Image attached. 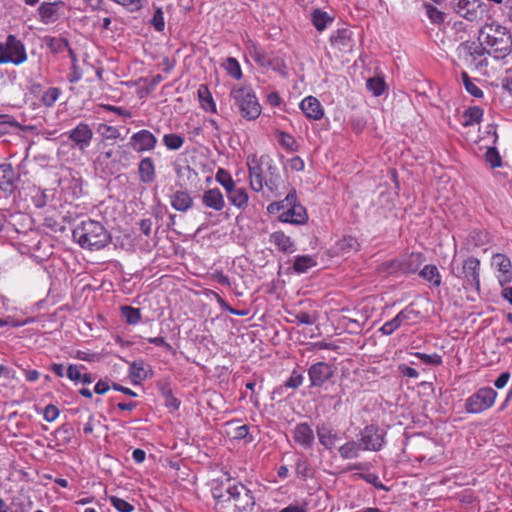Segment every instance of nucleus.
Returning <instances> with one entry per match:
<instances>
[{
    "label": "nucleus",
    "instance_id": "1",
    "mask_svg": "<svg viewBox=\"0 0 512 512\" xmlns=\"http://www.w3.org/2000/svg\"><path fill=\"white\" fill-rule=\"evenodd\" d=\"M212 495L217 512H251L255 504L251 491L230 478L215 482Z\"/></svg>",
    "mask_w": 512,
    "mask_h": 512
},
{
    "label": "nucleus",
    "instance_id": "2",
    "mask_svg": "<svg viewBox=\"0 0 512 512\" xmlns=\"http://www.w3.org/2000/svg\"><path fill=\"white\" fill-rule=\"evenodd\" d=\"M479 40L495 59H512V35L506 27L496 22L486 24L479 31Z\"/></svg>",
    "mask_w": 512,
    "mask_h": 512
},
{
    "label": "nucleus",
    "instance_id": "3",
    "mask_svg": "<svg viewBox=\"0 0 512 512\" xmlns=\"http://www.w3.org/2000/svg\"><path fill=\"white\" fill-rule=\"evenodd\" d=\"M73 240L83 249L97 251L109 244L111 236L98 221L88 219L72 230Z\"/></svg>",
    "mask_w": 512,
    "mask_h": 512
},
{
    "label": "nucleus",
    "instance_id": "4",
    "mask_svg": "<svg viewBox=\"0 0 512 512\" xmlns=\"http://www.w3.org/2000/svg\"><path fill=\"white\" fill-rule=\"evenodd\" d=\"M458 56L463 63L480 74H486L488 66V59L486 57L487 51L483 43L475 41L462 42L457 48Z\"/></svg>",
    "mask_w": 512,
    "mask_h": 512
},
{
    "label": "nucleus",
    "instance_id": "5",
    "mask_svg": "<svg viewBox=\"0 0 512 512\" xmlns=\"http://www.w3.org/2000/svg\"><path fill=\"white\" fill-rule=\"evenodd\" d=\"M247 165L249 170L250 187L255 192H260L264 188L265 169L271 176H274L277 167L273 164L272 159L267 155L258 157L255 154L247 157Z\"/></svg>",
    "mask_w": 512,
    "mask_h": 512
},
{
    "label": "nucleus",
    "instance_id": "6",
    "mask_svg": "<svg viewBox=\"0 0 512 512\" xmlns=\"http://www.w3.org/2000/svg\"><path fill=\"white\" fill-rule=\"evenodd\" d=\"M230 96L239 108L241 116L246 120H255L261 114V105L250 87H234L230 92Z\"/></svg>",
    "mask_w": 512,
    "mask_h": 512
},
{
    "label": "nucleus",
    "instance_id": "7",
    "mask_svg": "<svg viewBox=\"0 0 512 512\" xmlns=\"http://www.w3.org/2000/svg\"><path fill=\"white\" fill-rule=\"evenodd\" d=\"M27 59L26 47L15 35H8L6 40L0 43V64L12 63L18 66Z\"/></svg>",
    "mask_w": 512,
    "mask_h": 512
},
{
    "label": "nucleus",
    "instance_id": "8",
    "mask_svg": "<svg viewBox=\"0 0 512 512\" xmlns=\"http://www.w3.org/2000/svg\"><path fill=\"white\" fill-rule=\"evenodd\" d=\"M422 318L421 312L416 310L413 304L407 305L393 319L386 321L380 328L382 335H392L401 326H411L417 324Z\"/></svg>",
    "mask_w": 512,
    "mask_h": 512
},
{
    "label": "nucleus",
    "instance_id": "9",
    "mask_svg": "<svg viewBox=\"0 0 512 512\" xmlns=\"http://www.w3.org/2000/svg\"><path fill=\"white\" fill-rule=\"evenodd\" d=\"M497 398V392L484 387L469 396L465 401V410L468 413L478 414L492 407Z\"/></svg>",
    "mask_w": 512,
    "mask_h": 512
},
{
    "label": "nucleus",
    "instance_id": "10",
    "mask_svg": "<svg viewBox=\"0 0 512 512\" xmlns=\"http://www.w3.org/2000/svg\"><path fill=\"white\" fill-rule=\"evenodd\" d=\"M386 432L376 425H368L360 432V443L363 450L380 451L385 445Z\"/></svg>",
    "mask_w": 512,
    "mask_h": 512
},
{
    "label": "nucleus",
    "instance_id": "11",
    "mask_svg": "<svg viewBox=\"0 0 512 512\" xmlns=\"http://www.w3.org/2000/svg\"><path fill=\"white\" fill-rule=\"evenodd\" d=\"M454 11L468 21L481 19L485 4L481 0H452Z\"/></svg>",
    "mask_w": 512,
    "mask_h": 512
},
{
    "label": "nucleus",
    "instance_id": "12",
    "mask_svg": "<svg viewBox=\"0 0 512 512\" xmlns=\"http://www.w3.org/2000/svg\"><path fill=\"white\" fill-rule=\"evenodd\" d=\"M68 139L72 141V147L84 152L93 139V131L85 122H80L75 128L66 133Z\"/></svg>",
    "mask_w": 512,
    "mask_h": 512
},
{
    "label": "nucleus",
    "instance_id": "13",
    "mask_svg": "<svg viewBox=\"0 0 512 512\" xmlns=\"http://www.w3.org/2000/svg\"><path fill=\"white\" fill-rule=\"evenodd\" d=\"M334 375L333 367L326 362H317L308 369L310 387H322Z\"/></svg>",
    "mask_w": 512,
    "mask_h": 512
},
{
    "label": "nucleus",
    "instance_id": "14",
    "mask_svg": "<svg viewBox=\"0 0 512 512\" xmlns=\"http://www.w3.org/2000/svg\"><path fill=\"white\" fill-rule=\"evenodd\" d=\"M129 145L136 152L151 151L157 145V138L149 130L143 129L130 137Z\"/></svg>",
    "mask_w": 512,
    "mask_h": 512
},
{
    "label": "nucleus",
    "instance_id": "15",
    "mask_svg": "<svg viewBox=\"0 0 512 512\" xmlns=\"http://www.w3.org/2000/svg\"><path fill=\"white\" fill-rule=\"evenodd\" d=\"M480 260L476 257H469L463 263V273L467 285L475 291L480 290Z\"/></svg>",
    "mask_w": 512,
    "mask_h": 512
},
{
    "label": "nucleus",
    "instance_id": "16",
    "mask_svg": "<svg viewBox=\"0 0 512 512\" xmlns=\"http://www.w3.org/2000/svg\"><path fill=\"white\" fill-rule=\"evenodd\" d=\"M292 437L294 442L304 449H311L315 442L314 431L306 422L298 423L294 427Z\"/></svg>",
    "mask_w": 512,
    "mask_h": 512
},
{
    "label": "nucleus",
    "instance_id": "17",
    "mask_svg": "<svg viewBox=\"0 0 512 512\" xmlns=\"http://www.w3.org/2000/svg\"><path fill=\"white\" fill-rule=\"evenodd\" d=\"M316 434L319 443L329 451L333 450L337 441L340 440L338 432L334 430L329 424L324 422L317 424Z\"/></svg>",
    "mask_w": 512,
    "mask_h": 512
},
{
    "label": "nucleus",
    "instance_id": "18",
    "mask_svg": "<svg viewBox=\"0 0 512 512\" xmlns=\"http://www.w3.org/2000/svg\"><path fill=\"white\" fill-rule=\"evenodd\" d=\"M278 220L293 225H303L308 221V214L303 205H293L278 215Z\"/></svg>",
    "mask_w": 512,
    "mask_h": 512
},
{
    "label": "nucleus",
    "instance_id": "19",
    "mask_svg": "<svg viewBox=\"0 0 512 512\" xmlns=\"http://www.w3.org/2000/svg\"><path fill=\"white\" fill-rule=\"evenodd\" d=\"M300 108L306 117L312 120H320L324 115L320 102L313 96L304 98L300 103Z\"/></svg>",
    "mask_w": 512,
    "mask_h": 512
},
{
    "label": "nucleus",
    "instance_id": "20",
    "mask_svg": "<svg viewBox=\"0 0 512 512\" xmlns=\"http://www.w3.org/2000/svg\"><path fill=\"white\" fill-rule=\"evenodd\" d=\"M226 194L231 205L241 211H245L247 209L249 205V196L246 188L237 187L235 185L229 189Z\"/></svg>",
    "mask_w": 512,
    "mask_h": 512
},
{
    "label": "nucleus",
    "instance_id": "21",
    "mask_svg": "<svg viewBox=\"0 0 512 512\" xmlns=\"http://www.w3.org/2000/svg\"><path fill=\"white\" fill-rule=\"evenodd\" d=\"M170 204L179 212H187L193 206V198L186 190H177L170 196Z\"/></svg>",
    "mask_w": 512,
    "mask_h": 512
},
{
    "label": "nucleus",
    "instance_id": "22",
    "mask_svg": "<svg viewBox=\"0 0 512 512\" xmlns=\"http://www.w3.org/2000/svg\"><path fill=\"white\" fill-rule=\"evenodd\" d=\"M202 203L215 211H221L225 207L224 196L218 188L205 191L202 194Z\"/></svg>",
    "mask_w": 512,
    "mask_h": 512
},
{
    "label": "nucleus",
    "instance_id": "23",
    "mask_svg": "<svg viewBox=\"0 0 512 512\" xmlns=\"http://www.w3.org/2000/svg\"><path fill=\"white\" fill-rule=\"evenodd\" d=\"M270 241L282 252L293 253L295 251L294 242L282 231H276L271 234Z\"/></svg>",
    "mask_w": 512,
    "mask_h": 512
},
{
    "label": "nucleus",
    "instance_id": "24",
    "mask_svg": "<svg viewBox=\"0 0 512 512\" xmlns=\"http://www.w3.org/2000/svg\"><path fill=\"white\" fill-rule=\"evenodd\" d=\"M14 170L11 164L0 165V189L11 193L14 190Z\"/></svg>",
    "mask_w": 512,
    "mask_h": 512
},
{
    "label": "nucleus",
    "instance_id": "25",
    "mask_svg": "<svg viewBox=\"0 0 512 512\" xmlns=\"http://www.w3.org/2000/svg\"><path fill=\"white\" fill-rule=\"evenodd\" d=\"M363 447L360 441H347L338 448L339 455L342 459H355L360 456Z\"/></svg>",
    "mask_w": 512,
    "mask_h": 512
},
{
    "label": "nucleus",
    "instance_id": "26",
    "mask_svg": "<svg viewBox=\"0 0 512 512\" xmlns=\"http://www.w3.org/2000/svg\"><path fill=\"white\" fill-rule=\"evenodd\" d=\"M140 180L143 183H151L155 179V166L150 157L143 158L138 165Z\"/></svg>",
    "mask_w": 512,
    "mask_h": 512
},
{
    "label": "nucleus",
    "instance_id": "27",
    "mask_svg": "<svg viewBox=\"0 0 512 512\" xmlns=\"http://www.w3.org/2000/svg\"><path fill=\"white\" fill-rule=\"evenodd\" d=\"M197 95L202 109L207 112L217 113L216 103L206 85L202 84L199 86Z\"/></svg>",
    "mask_w": 512,
    "mask_h": 512
},
{
    "label": "nucleus",
    "instance_id": "28",
    "mask_svg": "<svg viewBox=\"0 0 512 512\" xmlns=\"http://www.w3.org/2000/svg\"><path fill=\"white\" fill-rule=\"evenodd\" d=\"M422 262V256L419 253H411L401 259L399 269L406 274L414 273L418 270Z\"/></svg>",
    "mask_w": 512,
    "mask_h": 512
},
{
    "label": "nucleus",
    "instance_id": "29",
    "mask_svg": "<svg viewBox=\"0 0 512 512\" xmlns=\"http://www.w3.org/2000/svg\"><path fill=\"white\" fill-rule=\"evenodd\" d=\"M57 5L58 2H43L39 8L38 12L40 15V19L43 23L49 24L57 19Z\"/></svg>",
    "mask_w": 512,
    "mask_h": 512
},
{
    "label": "nucleus",
    "instance_id": "30",
    "mask_svg": "<svg viewBox=\"0 0 512 512\" xmlns=\"http://www.w3.org/2000/svg\"><path fill=\"white\" fill-rule=\"evenodd\" d=\"M43 43L53 54H59L66 51L69 46L67 39L54 36H45L43 38Z\"/></svg>",
    "mask_w": 512,
    "mask_h": 512
},
{
    "label": "nucleus",
    "instance_id": "31",
    "mask_svg": "<svg viewBox=\"0 0 512 512\" xmlns=\"http://www.w3.org/2000/svg\"><path fill=\"white\" fill-rule=\"evenodd\" d=\"M311 21L318 31H323L333 22V18L321 9H315L311 13Z\"/></svg>",
    "mask_w": 512,
    "mask_h": 512
},
{
    "label": "nucleus",
    "instance_id": "32",
    "mask_svg": "<svg viewBox=\"0 0 512 512\" xmlns=\"http://www.w3.org/2000/svg\"><path fill=\"white\" fill-rule=\"evenodd\" d=\"M295 473L296 475L306 480L309 477H312L313 475V469L308 461V459L305 456H300L295 461Z\"/></svg>",
    "mask_w": 512,
    "mask_h": 512
},
{
    "label": "nucleus",
    "instance_id": "33",
    "mask_svg": "<svg viewBox=\"0 0 512 512\" xmlns=\"http://www.w3.org/2000/svg\"><path fill=\"white\" fill-rule=\"evenodd\" d=\"M419 275L423 279L431 282L435 287H439L441 285V275L438 268L434 265H425L420 271Z\"/></svg>",
    "mask_w": 512,
    "mask_h": 512
},
{
    "label": "nucleus",
    "instance_id": "34",
    "mask_svg": "<svg viewBox=\"0 0 512 512\" xmlns=\"http://www.w3.org/2000/svg\"><path fill=\"white\" fill-rule=\"evenodd\" d=\"M483 116V110L478 107H470L468 108L464 114L462 115V124L464 126H472L479 123Z\"/></svg>",
    "mask_w": 512,
    "mask_h": 512
},
{
    "label": "nucleus",
    "instance_id": "35",
    "mask_svg": "<svg viewBox=\"0 0 512 512\" xmlns=\"http://www.w3.org/2000/svg\"><path fill=\"white\" fill-rule=\"evenodd\" d=\"M351 34L352 32L349 29H339L331 36V42L339 48L351 47Z\"/></svg>",
    "mask_w": 512,
    "mask_h": 512
},
{
    "label": "nucleus",
    "instance_id": "36",
    "mask_svg": "<svg viewBox=\"0 0 512 512\" xmlns=\"http://www.w3.org/2000/svg\"><path fill=\"white\" fill-rule=\"evenodd\" d=\"M130 377L134 383L144 381L148 378V370L143 361H134L130 365Z\"/></svg>",
    "mask_w": 512,
    "mask_h": 512
},
{
    "label": "nucleus",
    "instance_id": "37",
    "mask_svg": "<svg viewBox=\"0 0 512 512\" xmlns=\"http://www.w3.org/2000/svg\"><path fill=\"white\" fill-rule=\"evenodd\" d=\"M316 264L317 262L312 256L302 255L295 257L293 268L297 273H305Z\"/></svg>",
    "mask_w": 512,
    "mask_h": 512
},
{
    "label": "nucleus",
    "instance_id": "38",
    "mask_svg": "<svg viewBox=\"0 0 512 512\" xmlns=\"http://www.w3.org/2000/svg\"><path fill=\"white\" fill-rule=\"evenodd\" d=\"M276 136L278 139L279 144L286 150L291 152H296L299 149V144L297 143L296 139L284 132V131H277Z\"/></svg>",
    "mask_w": 512,
    "mask_h": 512
},
{
    "label": "nucleus",
    "instance_id": "39",
    "mask_svg": "<svg viewBox=\"0 0 512 512\" xmlns=\"http://www.w3.org/2000/svg\"><path fill=\"white\" fill-rule=\"evenodd\" d=\"M121 315L129 325H136L141 321L140 309L132 306L124 305L121 306Z\"/></svg>",
    "mask_w": 512,
    "mask_h": 512
},
{
    "label": "nucleus",
    "instance_id": "40",
    "mask_svg": "<svg viewBox=\"0 0 512 512\" xmlns=\"http://www.w3.org/2000/svg\"><path fill=\"white\" fill-rule=\"evenodd\" d=\"M492 265L503 274H508L512 267L510 259L504 254L500 253L493 255Z\"/></svg>",
    "mask_w": 512,
    "mask_h": 512
},
{
    "label": "nucleus",
    "instance_id": "41",
    "mask_svg": "<svg viewBox=\"0 0 512 512\" xmlns=\"http://www.w3.org/2000/svg\"><path fill=\"white\" fill-rule=\"evenodd\" d=\"M97 132L102 136V138L107 140H116L120 137V131L118 128L104 123L98 125Z\"/></svg>",
    "mask_w": 512,
    "mask_h": 512
},
{
    "label": "nucleus",
    "instance_id": "42",
    "mask_svg": "<svg viewBox=\"0 0 512 512\" xmlns=\"http://www.w3.org/2000/svg\"><path fill=\"white\" fill-rule=\"evenodd\" d=\"M61 94V90L57 87H50L47 89L42 97L41 102L46 107H52L55 102L58 100L59 96Z\"/></svg>",
    "mask_w": 512,
    "mask_h": 512
},
{
    "label": "nucleus",
    "instance_id": "43",
    "mask_svg": "<svg viewBox=\"0 0 512 512\" xmlns=\"http://www.w3.org/2000/svg\"><path fill=\"white\" fill-rule=\"evenodd\" d=\"M227 73L235 79H240L242 77V70L239 62L232 57H229L225 60L223 64Z\"/></svg>",
    "mask_w": 512,
    "mask_h": 512
},
{
    "label": "nucleus",
    "instance_id": "44",
    "mask_svg": "<svg viewBox=\"0 0 512 512\" xmlns=\"http://www.w3.org/2000/svg\"><path fill=\"white\" fill-rule=\"evenodd\" d=\"M215 179L226 192L236 185L229 172L222 168L218 169Z\"/></svg>",
    "mask_w": 512,
    "mask_h": 512
},
{
    "label": "nucleus",
    "instance_id": "45",
    "mask_svg": "<svg viewBox=\"0 0 512 512\" xmlns=\"http://www.w3.org/2000/svg\"><path fill=\"white\" fill-rule=\"evenodd\" d=\"M461 78L463 81V85L469 94H471L472 96H474L476 98H481L483 96L482 90L471 81V79L466 71H463L461 73Z\"/></svg>",
    "mask_w": 512,
    "mask_h": 512
},
{
    "label": "nucleus",
    "instance_id": "46",
    "mask_svg": "<svg viewBox=\"0 0 512 512\" xmlns=\"http://www.w3.org/2000/svg\"><path fill=\"white\" fill-rule=\"evenodd\" d=\"M250 57L260 66L264 67L267 63L270 55L266 53L264 50L253 44L249 48Z\"/></svg>",
    "mask_w": 512,
    "mask_h": 512
},
{
    "label": "nucleus",
    "instance_id": "47",
    "mask_svg": "<svg viewBox=\"0 0 512 512\" xmlns=\"http://www.w3.org/2000/svg\"><path fill=\"white\" fill-rule=\"evenodd\" d=\"M424 8L426 10L427 17L432 23L441 24L444 22L445 14L438 10L435 6L425 3Z\"/></svg>",
    "mask_w": 512,
    "mask_h": 512
},
{
    "label": "nucleus",
    "instance_id": "48",
    "mask_svg": "<svg viewBox=\"0 0 512 512\" xmlns=\"http://www.w3.org/2000/svg\"><path fill=\"white\" fill-rule=\"evenodd\" d=\"M163 143L169 150H178L184 144V138L178 134H165Z\"/></svg>",
    "mask_w": 512,
    "mask_h": 512
},
{
    "label": "nucleus",
    "instance_id": "49",
    "mask_svg": "<svg viewBox=\"0 0 512 512\" xmlns=\"http://www.w3.org/2000/svg\"><path fill=\"white\" fill-rule=\"evenodd\" d=\"M414 356L417 357L424 364L431 366H440L443 363L442 356L437 353L426 354L416 352L414 353Z\"/></svg>",
    "mask_w": 512,
    "mask_h": 512
},
{
    "label": "nucleus",
    "instance_id": "50",
    "mask_svg": "<svg viewBox=\"0 0 512 512\" xmlns=\"http://www.w3.org/2000/svg\"><path fill=\"white\" fill-rule=\"evenodd\" d=\"M109 501L111 505L119 512H132L134 510L132 504L117 496H110Z\"/></svg>",
    "mask_w": 512,
    "mask_h": 512
},
{
    "label": "nucleus",
    "instance_id": "51",
    "mask_svg": "<svg viewBox=\"0 0 512 512\" xmlns=\"http://www.w3.org/2000/svg\"><path fill=\"white\" fill-rule=\"evenodd\" d=\"M264 67L272 69V70L280 73L283 76L286 75V65H285L284 61L279 57H271L270 56Z\"/></svg>",
    "mask_w": 512,
    "mask_h": 512
},
{
    "label": "nucleus",
    "instance_id": "52",
    "mask_svg": "<svg viewBox=\"0 0 512 512\" xmlns=\"http://www.w3.org/2000/svg\"><path fill=\"white\" fill-rule=\"evenodd\" d=\"M367 88L374 96H380L385 89V82L382 78H370L367 80Z\"/></svg>",
    "mask_w": 512,
    "mask_h": 512
},
{
    "label": "nucleus",
    "instance_id": "53",
    "mask_svg": "<svg viewBox=\"0 0 512 512\" xmlns=\"http://www.w3.org/2000/svg\"><path fill=\"white\" fill-rule=\"evenodd\" d=\"M358 477L365 480L367 483L373 485L376 489L388 491L389 488L385 486L380 480L379 477L374 473H368V474H358Z\"/></svg>",
    "mask_w": 512,
    "mask_h": 512
},
{
    "label": "nucleus",
    "instance_id": "54",
    "mask_svg": "<svg viewBox=\"0 0 512 512\" xmlns=\"http://www.w3.org/2000/svg\"><path fill=\"white\" fill-rule=\"evenodd\" d=\"M485 159L492 168L500 167L502 164L499 152L494 147L487 149L485 153Z\"/></svg>",
    "mask_w": 512,
    "mask_h": 512
},
{
    "label": "nucleus",
    "instance_id": "55",
    "mask_svg": "<svg viewBox=\"0 0 512 512\" xmlns=\"http://www.w3.org/2000/svg\"><path fill=\"white\" fill-rule=\"evenodd\" d=\"M85 367L83 365H77V364H70L67 368L66 375L67 377L73 381V382H79L82 378V370H84Z\"/></svg>",
    "mask_w": 512,
    "mask_h": 512
},
{
    "label": "nucleus",
    "instance_id": "56",
    "mask_svg": "<svg viewBox=\"0 0 512 512\" xmlns=\"http://www.w3.org/2000/svg\"><path fill=\"white\" fill-rule=\"evenodd\" d=\"M279 181H280V175L277 170L276 174H274V176H271L269 174V177L266 176L264 178V186H266L271 193L277 194L278 190H279Z\"/></svg>",
    "mask_w": 512,
    "mask_h": 512
},
{
    "label": "nucleus",
    "instance_id": "57",
    "mask_svg": "<svg viewBox=\"0 0 512 512\" xmlns=\"http://www.w3.org/2000/svg\"><path fill=\"white\" fill-rule=\"evenodd\" d=\"M151 24L155 28L156 31L161 32L164 30L165 21H164V13L161 8L155 10L154 15L151 20Z\"/></svg>",
    "mask_w": 512,
    "mask_h": 512
},
{
    "label": "nucleus",
    "instance_id": "58",
    "mask_svg": "<svg viewBox=\"0 0 512 512\" xmlns=\"http://www.w3.org/2000/svg\"><path fill=\"white\" fill-rule=\"evenodd\" d=\"M303 380V375L294 370L291 373L290 377L286 380L285 386L288 388L296 389L302 385Z\"/></svg>",
    "mask_w": 512,
    "mask_h": 512
},
{
    "label": "nucleus",
    "instance_id": "59",
    "mask_svg": "<svg viewBox=\"0 0 512 512\" xmlns=\"http://www.w3.org/2000/svg\"><path fill=\"white\" fill-rule=\"evenodd\" d=\"M59 413V409L56 406L50 404L45 407L43 417L47 422H53L58 418Z\"/></svg>",
    "mask_w": 512,
    "mask_h": 512
},
{
    "label": "nucleus",
    "instance_id": "60",
    "mask_svg": "<svg viewBox=\"0 0 512 512\" xmlns=\"http://www.w3.org/2000/svg\"><path fill=\"white\" fill-rule=\"evenodd\" d=\"M288 207H289V205L285 204V201L283 199V200H280L277 202L270 203L267 206V212L269 214H278L279 215L281 212L286 211V209Z\"/></svg>",
    "mask_w": 512,
    "mask_h": 512
},
{
    "label": "nucleus",
    "instance_id": "61",
    "mask_svg": "<svg viewBox=\"0 0 512 512\" xmlns=\"http://www.w3.org/2000/svg\"><path fill=\"white\" fill-rule=\"evenodd\" d=\"M101 107L107 111L114 112L117 115L124 117V118H130L132 117V113L129 110H126L119 106H113L109 104H103Z\"/></svg>",
    "mask_w": 512,
    "mask_h": 512
},
{
    "label": "nucleus",
    "instance_id": "62",
    "mask_svg": "<svg viewBox=\"0 0 512 512\" xmlns=\"http://www.w3.org/2000/svg\"><path fill=\"white\" fill-rule=\"evenodd\" d=\"M217 302L219 304V306L225 310V311H228L230 314L232 315H238V316H245L246 315V312L245 311H239V310H236L234 308H232L223 298H221L219 295H217Z\"/></svg>",
    "mask_w": 512,
    "mask_h": 512
},
{
    "label": "nucleus",
    "instance_id": "63",
    "mask_svg": "<svg viewBox=\"0 0 512 512\" xmlns=\"http://www.w3.org/2000/svg\"><path fill=\"white\" fill-rule=\"evenodd\" d=\"M72 431L73 429L71 426L64 424L57 429L56 433L62 437L64 442L69 443L71 440Z\"/></svg>",
    "mask_w": 512,
    "mask_h": 512
},
{
    "label": "nucleus",
    "instance_id": "64",
    "mask_svg": "<svg viewBox=\"0 0 512 512\" xmlns=\"http://www.w3.org/2000/svg\"><path fill=\"white\" fill-rule=\"evenodd\" d=\"M295 317L300 324L312 325L316 322V317L306 312H300Z\"/></svg>",
    "mask_w": 512,
    "mask_h": 512
}]
</instances>
